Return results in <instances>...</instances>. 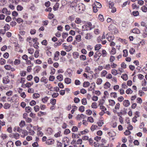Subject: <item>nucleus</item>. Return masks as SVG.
I'll list each match as a JSON object with an SVG mask.
<instances>
[{
	"label": "nucleus",
	"instance_id": "obj_1",
	"mask_svg": "<svg viewBox=\"0 0 147 147\" xmlns=\"http://www.w3.org/2000/svg\"><path fill=\"white\" fill-rule=\"evenodd\" d=\"M98 105L100 107L101 109L103 111H106L107 110L106 108L103 106V104L105 102V100L103 99H100L98 101Z\"/></svg>",
	"mask_w": 147,
	"mask_h": 147
},
{
	"label": "nucleus",
	"instance_id": "obj_2",
	"mask_svg": "<svg viewBox=\"0 0 147 147\" xmlns=\"http://www.w3.org/2000/svg\"><path fill=\"white\" fill-rule=\"evenodd\" d=\"M120 104L119 103L116 104L114 108L113 109V111L114 113H117V110H119L120 109Z\"/></svg>",
	"mask_w": 147,
	"mask_h": 147
},
{
	"label": "nucleus",
	"instance_id": "obj_3",
	"mask_svg": "<svg viewBox=\"0 0 147 147\" xmlns=\"http://www.w3.org/2000/svg\"><path fill=\"white\" fill-rule=\"evenodd\" d=\"M18 96L17 94L14 95L11 98L12 102H17L18 101Z\"/></svg>",
	"mask_w": 147,
	"mask_h": 147
},
{
	"label": "nucleus",
	"instance_id": "obj_4",
	"mask_svg": "<svg viewBox=\"0 0 147 147\" xmlns=\"http://www.w3.org/2000/svg\"><path fill=\"white\" fill-rule=\"evenodd\" d=\"M86 117V116L82 114H78L77 115L76 118L77 120H80L82 119H84Z\"/></svg>",
	"mask_w": 147,
	"mask_h": 147
},
{
	"label": "nucleus",
	"instance_id": "obj_5",
	"mask_svg": "<svg viewBox=\"0 0 147 147\" xmlns=\"http://www.w3.org/2000/svg\"><path fill=\"white\" fill-rule=\"evenodd\" d=\"M93 37V36L90 33H88L85 35V38L86 40H89Z\"/></svg>",
	"mask_w": 147,
	"mask_h": 147
},
{
	"label": "nucleus",
	"instance_id": "obj_6",
	"mask_svg": "<svg viewBox=\"0 0 147 147\" xmlns=\"http://www.w3.org/2000/svg\"><path fill=\"white\" fill-rule=\"evenodd\" d=\"M9 80L8 76L5 77L3 78V83L4 84H8L9 82Z\"/></svg>",
	"mask_w": 147,
	"mask_h": 147
},
{
	"label": "nucleus",
	"instance_id": "obj_7",
	"mask_svg": "<svg viewBox=\"0 0 147 147\" xmlns=\"http://www.w3.org/2000/svg\"><path fill=\"white\" fill-rule=\"evenodd\" d=\"M123 105L124 107H127L129 105L130 102L129 100H125L123 101Z\"/></svg>",
	"mask_w": 147,
	"mask_h": 147
},
{
	"label": "nucleus",
	"instance_id": "obj_8",
	"mask_svg": "<svg viewBox=\"0 0 147 147\" xmlns=\"http://www.w3.org/2000/svg\"><path fill=\"white\" fill-rule=\"evenodd\" d=\"M111 85L109 82H107L104 84V88L105 89H108L110 88Z\"/></svg>",
	"mask_w": 147,
	"mask_h": 147
},
{
	"label": "nucleus",
	"instance_id": "obj_9",
	"mask_svg": "<svg viewBox=\"0 0 147 147\" xmlns=\"http://www.w3.org/2000/svg\"><path fill=\"white\" fill-rule=\"evenodd\" d=\"M59 51H56L55 54L54 59L55 61H57L59 59L58 57L59 56Z\"/></svg>",
	"mask_w": 147,
	"mask_h": 147
},
{
	"label": "nucleus",
	"instance_id": "obj_10",
	"mask_svg": "<svg viewBox=\"0 0 147 147\" xmlns=\"http://www.w3.org/2000/svg\"><path fill=\"white\" fill-rule=\"evenodd\" d=\"M109 105L112 107L114 106L115 104V102L114 100L112 99H109L108 100Z\"/></svg>",
	"mask_w": 147,
	"mask_h": 147
},
{
	"label": "nucleus",
	"instance_id": "obj_11",
	"mask_svg": "<svg viewBox=\"0 0 147 147\" xmlns=\"http://www.w3.org/2000/svg\"><path fill=\"white\" fill-rule=\"evenodd\" d=\"M54 140L52 139H50L47 140L46 141V143L47 144L50 145L54 143Z\"/></svg>",
	"mask_w": 147,
	"mask_h": 147
},
{
	"label": "nucleus",
	"instance_id": "obj_12",
	"mask_svg": "<svg viewBox=\"0 0 147 147\" xmlns=\"http://www.w3.org/2000/svg\"><path fill=\"white\" fill-rule=\"evenodd\" d=\"M102 47V45L100 44H97L94 47V49L95 51H98Z\"/></svg>",
	"mask_w": 147,
	"mask_h": 147
},
{
	"label": "nucleus",
	"instance_id": "obj_13",
	"mask_svg": "<svg viewBox=\"0 0 147 147\" xmlns=\"http://www.w3.org/2000/svg\"><path fill=\"white\" fill-rule=\"evenodd\" d=\"M93 5H95V7H96L98 8H100L102 7L101 4L100 3L96 1L95 2L94 4H93Z\"/></svg>",
	"mask_w": 147,
	"mask_h": 147
},
{
	"label": "nucleus",
	"instance_id": "obj_14",
	"mask_svg": "<svg viewBox=\"0 0 147 147\" xmlns=\"http://www.w3.org/2000/svg\"><path fill=\"white\" fill-rule=\"evenodd\" d=\"M66 71L68 73L69 77H71L72 76L73 71L72 69H68Z\"/></svg>",
	"mask_w": 147,
	"mask_h": 147
},
{
	"label": "nucleus",
	"instance_id": "obj_15",
	"mask_svg": "<svg viewBox=\"0 0 147 147\" xmlns=\"http://www.w3.org/2000/svg\"><path fill=\"white\" fill-rule=\"evenodd\" d=\"M107 74V71L105 70H103L100 73V76L101 77H105Z\"/></svg>",
	"mask_w": 147,
	"mask_h": 147
},
{
	"label": "nucleus",
	"instance_id": "obj_16",
	"mask_svg": "<svg viewBox=\"0 0 147 147\" xmlns=\"http://www.w3.org/2000/svg\"><path fill=\"white\" fill-rule=\"evenodd\" d=\"M40 81L41 82H43L45 84H46L48 82V80L45 77H43L40 79Z\"/></svg>",
	"mask_w": 147,
	"mask_h": 147
},
{
	"label": "nucleus",
	"instance_id": "obj_17",
	"mask_svg": "<svg viewBox=\"0 0 147 147\" xmlns=\"http://www.w3.org/2000/svg\"><path fill=\"white\" fill-rule=\"evenodd\" d=\"M116 53V49L113 47H112V49L111 51H110V53L111 55H114Z\"/></svg>",
	"mask_w": 147,
	"mask_h": 147
},
{
	"label": "nucleus",
	"instance_id": "obj_18",
	"mask_svg": "<svg viewBox=\"0 0 147 147\" xmlns=\"http://www.w3.org/2000/svg\"><path fill=\"white\" fill-rule=\"evenodd\" d=\"M13 143L11 141H9L7 144V147H13Z\"/></svg>",
	"mask_w": 147,
	"mask_h": 147
},
{
	"label": "nucleus",
	"instance_id": "obj_19",
	"mask_svg": "<svg viewBox=\"0 0 147 147\" xmlns=\"http://www.w3.org/2000/svg\"><path fill=\"white\" fill-rule=\"evenodd\" d=\"M76 41L78 42H80L81 41V36L80 35H78L76 36Z\"/></svg>",
	"mask_w": 147,
	"mask_h": 147
},
{
	"label": "nucleus",
	"instance_id": "obj_20",
	"mask_svg": "<svg viewBox=\"0 0 147 147\" xmlns=\"http://www.w3.org/2000/svg\"><path fill=\"white\" fill-rule=\"evenodd\" d=\"M132 32L135 33L139 34L140 33V30L137 28H134L132 30Z\"/></svg>",
	"mask_w": 147,
	"mask_h": 147
},
{
	"label": "nucleus",
	"instance_id": "obj_21",
	"mask_svg": "<svg viewBox=\"0 0 147 147\" xmlns=\"http://www.w3.org/2000/svg\"><path fill=\"white\" fill-rule=\"evenodd\" d=\"M89 131L88 129H86L83 131H81L79 134V135H81L85 134H86L88 133Z\"/></svg>",
	"mask_w": 147,
	"mask_h": 147
},
{
	"label": "nucleus",
	"instance_id": "obj_22",
	"mask_svg": "<svg viewBox=\"0 0 147 147\" xmlns=\"http://www.w3.org/2000/svg\"><path fill=\"white\" fill-rule=\"evenodd\" d=\"M74 58L76 59L79 56V53L77 52H74L73 53Z\"/></svg>",
	"mask_w": 147,
	"mask_h": 147
},
{
	"label": "nucleus",
	"instance_id": "obj_23",
	"mask_svg": "<svg viewBox=\"0 0 147 147\" xmlns=\"http://www.w3.org/2000/svg\"><path fill=\"white\" fill-rule=\"evenodd\" d=\"M102 82V79L98 78L97 79L96 83L97 85H99L101 84Z\"/></svg>",
	"mask_w": 147,
	"mask_h": 147
},
{
	"label": "nucleus",
	"instance_id": "obj_24",
	"mask_svg": "<svg viewBox=\"0 0 147 147\" xmlns=\"http://www.w3.org/2000/svg\"><path fill=\"white\" fill-rule=\"evenodd\" d=\"M110 137H113L115 136V133L113 131L109 132L107 133Z\"/></svg>",
	"mask_w": 147,
	"mask_h": 147
},
{
	"label": "nucleus",
	"instance_id": "obj_25",
	"mask_svg": "<svg viewBox=\"0 0 147 147\" xmlns=\"http://www.w3.org/2000/svg\"><path fill=\"white\" fill-rule=\"evenodd\" d=\"M49 99V98L47 96H45L41 100L43 103H45Z\"/></svg>",
	"mask_w": 147,
	"mask_h": 147
},
{
	"label": "nucleus",
	"instance_id": "obj_26",
	"mask_svg": "<svg viewBox=\"0 0 147 147\" xmlns=\"http://www.w3.org/2000/svg\"><path fill=\"white\" fill-rule=\"evenodd\" d=\"M6 60L3 58L0 59V64L3 65L5 64L6 63Z\"/></svg>",
	"mask_w": 147,
	"mask_h": 147
},
{
	"label": "nucleus",
	"instance_id": "obj_27",
	"mask_svg": "<svg viewBox=\"0 0 147 147\" xmlns=\"http://www.w3.org/2000/svg\"><path fill=\"white\" fill-rule=\"evenodd\" d=\"M22 134L21 135V136L23 138L24 137L28 134L27 131L25 130H23L22 131Z\"/></svg>",
	"mask_w": 147,
	"mask_h": 147
},
{
	"label": "nucleus",
	"instance_id": "obj_28",
	"mask_svg": "<svg viewBox=\"0 0 147 147\" xmlns=\"http://www.w3.org/2000/svg\"><path fill=\"white\" fill-rule=\"evenodd\" d=\"M80 59L81 60L84 61L86 59V57L85 55H82L80 56Z\"/></svg>",
	"mask_w": 147,
	"mask_h": 147
},
{
	"label": "nucleus",
	"instance_id": "obj_29",
	"mask_svg": "<svg viewBox=\"0 0 147 147\" xmlns=\"http://www.w3.org/2000/svg\"><path fill=\"white\" fill-rule=\"evenodd\" d=\"M121 78L125 81H126L128 79L127 75L126 74H122L121 76Z\"/></svg>",
	"mask_w": 147,
	"mask_h": 147
},
{
	"label": "nucleus",
	"instance_id": "obj_30",
	"mask_svg": "<svg viewBox=\"0 0 147 147\" xmlns=\"http://www.w3.org/2000/svg\"><path fill=\"white\" fill-rule=\"evenodd\" d=\"M71 79L69 78H66L65 79V82L67 84H69L71 83Z\"/></svg>",
	"mask_w": 147,
	"mask_h": 147
},
{
	"label": "nucleus",
	"instance_id": "obj_31",
	"mask_svg": "<svg viewBox=\"0 0 147 147\" xmlns=\"http://www.w3.org/2000/svg\"><path fill=\"white\" fill-rule=\"evenodd\" d=\"M26 111L28 113H29L31 112L32 109L30 107H27L25 108Z\"/></svg>",
	"mask_w": 147,
	"mask_h": 147
},
{
	"label": "nucleus",
	"instance_id": "obj_32",
	"mask_svg": "<svg viewBox=\"0 0 147 147\" xmlns=\"http://www.w3.org/2000/svg\"><path fill=\"white\" fill-rule=\"evenodd\" d=\"M46 86L50 91L53 90V87L51 84H48L46 85Z\"/></svg>",
	"mask_w": 147,
	"mask_h": 147
},
{
	"label": "nucleus",
	"instance_id": "obj_33",
	"mask_svg": "<svg viewBox=\"0 0 147 147\" xmlns=\"http://www.w3.org/2000/svg\"><path fill=\"white\" fill-rule=\"evenodd\" d=\"M57 79L59 81H61L63 80V76L61 74L59 75L57 77Z\"/></svg>",
	"mask_w": 147,
	"mask_h": 147
},
{
	"label": "nucleus",
	"instance_id": "obj_34",
	"mask_svg": "<svg viewBox=\"0 0 147 147\" xmlns=\"http://www.w3.org/2000/svg\"><path fill=\"white\" fill-rule=\"evenodd\" d=\"M104 68L107 70H109L111 68V65H110L109 64H106L104 66Z\"/></svg>",
	"mask_w": 147,
	"mask_h": 147
},
{
	"label": "nucleus",
	"instance_id": "obj_35",
	"mask_svg": "<svg viewBox=\"0 0 147 147\" xmlns=\"http://www.w3.org/2000/svg\"><path fill=\"white\" fill-rule=\"evenodd\" d=\"M59 3H56L53 7V9L54 11L57 10L58 9L59 7Z\"/></svg>",
	"mask_w": 147,
	"mask_h": 147
},
{
	"label": "nucleus",
	"instance_id": "obj_36",
	"mask_svg": "<svg viewBox=\"0 0 147 147\" xmlns=\"http://www.w3.org/2000/svg\"><path fill=\"white\" fill-rule=\"evenodd\" d=\"M102 57H105L107 56V53L105 50L103 49L102 50Z\"/></svg>",
	"mask_w": 147,
	"mask_h": 147
},
{
	"label": "nucleus",
	"instance_id": "obj_37",
	"mask_svg": "<svg viewBox=\"0 0 147 147\" xmlns=\"http://www.w3.org/2000/svg\"><path fill=\"white\" fill-rule=\"evenodd\" d=\"M35 39L34 38H31V37H28L27 38V39H26V41H27V42H29L30 43H31L32 42V41L33 40V42H34V40H35Z\"/></svg>",
	"mask_w": 147,
	"mask_h": 147
},
{
	"label": "nucleus",
	"instance_id": "obj_38",
	"mask_svg": "<svg viewBox=\"0 0 147 147\" xmlns=\"http://www.w3.org/2000/svg\"><path fill=\"white\" fill-rule=\"evenodd\" d=\"M19 126L21 127H24L25 125V122L24 121H22L19 124Z\"/></svg>",
	"mask_w": 147,
	"mask_h": 147
},
{
	"label": "nucleus",
	"instance_id": "obj_39",
	"mask_svg": "<svg viewBox=\"0 0 147 147\" xmlns=\"http://www.w3.org/2000/svg\"><path fill=\"white\" fill-rule=\"evenodd\" d=\"M10 104L8 103H5L3 107L5 109H7L10 108Z\"/></svg>",
	"mask_w": 147,
	"mask_h": 147
},
{
	"label": "nucleus",
	"instance_id": "obj_40",
	"mask_svg": "<svg viewBox=\"0 0 147 147\" xmlns=\"http://www.w3.org/2000/svg\"><path fill=\"white\" fill-rule=\"evenodd\" d=\"M20 63V60L18 59H16L14 62V64L15 65H18Z\"/></svg>",
	"mask_w": 147,
	"mask_h": 147
},
{
	"label": "nucleus",
	"instance_id": "obj_41",
	"mask_svg": "<svg viewBox=\"0 0 147 147\" xmlns=\"http://www.w3.org/2000/svg\"><path fill=\"white\" fill-rule=\"evenodd\" d=\"M47 132V134H51L53 132V130L51 128H48L46 130Z\"/></svg>",
	"mask_w": 147,
	"mask_h": 147
},
{
	"label": "nucleus",
	"instance_id": "obj_42",
	"mask_svg": "<svg viewBox=\"0 0 147 147\" xmlns=\"http://www.w3.org/2000/svg\"><path fill=\"white\" fill-rule=\"evenodd\" d=\"M90 85V83L88 82H85L83 84V86L86 88L88 87Z\"/></svg>",
	"mask_w": 147,
	"mask_h": 147
},
{
	"label": "nucleus",
	"instance_id": "obj_43",
	"mask_svg": "<svg viewBox=\"0 0 147 147\" xmlns=\"http://www.w3.org/2000/svg\"><path fill=\"white\" fill-rule=\"evenodd\" d=\"M110 96L114 98H117V94L115 92H111L110 94Z\"/></svg>",
	"mask_w": 147,
	"mask_h": 147
},
{
	"label": "nucleus",
	"instance_id": "obj_44",
	"mask_svg": "<svg viewBox=\"0 0 147 147\" xmlns=\"http://www.w3.org/2000/svg\"><path fill=\"white\" fill-rule=\"evenodd\" d=\"M141 9L143 12L146 13L147 12V7L145 5H143L141 7Z\"/></svg>",
	"mask_w": 147,
	"mask_h": 147
},
{
	"label": "nucleus",
	"instance_id": "obj_45",
	"mask_svg": "<svg viewBox=\"0 0 147 147\" xmlns=\"http://www.w3.org/2000/svg\"><path fill=\"white\" fill-rule=\"evenodd\" d=\"M81 102L82 105H86L87 104V100L86 98H84L81 100Z\"/></svg>",
	"mask_w": 147,
	"mask_h": 147
},
{
	"label": "nucleus",
	"instance_id": "obj_46",
	"mask_svg": "<svg viewBox=\"0 0 147 147\" xmlns=\"http://www.w3.org/2000/svg\"><path fill=\"white\" fill-rule=\"evenodd\" d=\"M11 66L9 65H6L4 66V68L5 69L7 70H9L11 69Z\"/></svg>",
	"mask_w": 147,
	"mask_h": 147
},
{
	"label": "nucleus",
	"instance_id": "obj_47",
	"mask_svg": "<svg viewBox=\"0 0 147 147\" xmlns=\"http://www.w3.org/2000/svg\"><path fill=\"white\" fill-rule=\"evenodd\" d=\"M111 73L114 76H116L118 74L117 71L114 69L111 70Z\"/></svg>",
	"mask_w": 147,
	"mask_h": 147
},
{
	"label": "nucleus",
	"instance_id": "obj_48",
	"mask_svg": "<svg viewBox=\"0 0 147 147\" xmlns=\"http://www.w3.org/2000/svg\"><path fill=\"white\" fill-rule=\"evenodd\" d=\"M34 110L35 112H37L39 111L40 107L38 105H36L34 107Z\"/></svg>",
	"mask_w": 147,
	"mask_h": 147
},
{
	"label": "nucleus",
	"instance_id": "obj_49",
	"mask_svg": "<svg viewBox=\"0 0 147 147\" xmlns=\"http://www.w3.org/2000/svg\"><path fill=\"white\" fill-rule=\"evenodd\" d=\"M130 3V1L129 0H127V1L124 2L123 4L122 5V7H125L127 4L129 5Z\"/></svg>",
	"mask_w": 147,
	"mask_h": 147
},
{
	"label": "nucleus",
	"instance_id": "obj_50",
	"mask_svg": "<svg viewBox=\"0 0 147 147\" xmlns=\"http://www.w3.org/2000/svg\"><path fill=\"white\" fill-rule=\"evenodd\" d=\"M125 92L127 94H131L132 93L133 91L130 88H128L126 90Z\"/></svg>",
	"mask_w": 147,
	"mask_h": 147
},
{
	"label": "nucleus",
	"instance_id": "obj_51",
	"mask_svg": "<svg viewBox=\"0 0 147 147\" xmlns=\"http://www.w3.org/2000/svg\"><path fill=\"white\" fill-rule=\"evenodd\" d=\"M84 107L83 106H80L79 109V111L81 112H83L84 111Z\"/></svg>",
	"mask_w": 147,
	"mask_h": 147
},
{
	"label": "nucleus",
	"instance_id": "obj_52",
	"mask_svg": "<svg viewBox=\"0 0 147 147\" xmlns=\"http://www.w3.org/2000/svg\"><path fill=\"white\" fill-rule=\"evenodd\" d=\"M119 40L124 44H126L127 43V41L125 39H123L120 38L119 39Z\"/></svg>",
	"mask_w": 147,
	"mask_h": 147
},
{
	"label": "nucleus",
	"instance_id": "obj_53",
	"mask_svg": "<svg viewBox=\"0 0 147 147\" xmlns=\"http://www.w3.org/2000/svg\"><path fill=\"white\" fill-rule=\"evenodd\" d=\"M78 130V127L76 126H73L71 129L72 131L74 132H77Z\"/></svg>",
	"mask_w": 147,
	"mask_h": 147
},
{
	"label": "nucleus",
	"instance_id": "obj_54",
	"mask_svg": "<svg viewBox=\"0 0 147 147\" xmlns=\"http://www.w3.org/2000/svg\"><path fill=\"white\" fill-rule=\"evenodd\" d=\"M98 19L101 22H103L104 20L103 16L102 15H99L98 16Z\"/></svg>",
	"mask_w": 147,
	"mask_h": 147
},
{
	"label": "nucleus",
	"instance_id": "obj_55",
	"mask_svg": "<svg viewBox=\"0 0 147 147\" xmlns=\"http://www.w3.org/2000/svg\"><path fill=\"white\" fill-rule=\"evenodd\" d=\"M33 84V82H31V83L28 82V83H26L25 84V86L26 87H28V88H29Z\"/></svg>",
	"mask_w": 147,
	"mask_h": 147
},
{
	"label": "nucleus",
	"instance_id": "obj_56",
	"mask_svg": "<svg viewBox=\"0 0 147 147\" xmlns=\"http://www.w3.org/2000/svg\"><path fill=\"white\" fill-rule=\"evenodd\" d=\"M89 28L86 24L83 25L82 27V29L83 30H88Z\"/></svg>",
	"mask_w": 147,
	"mask_h": 147
},
{
	"label": "nucleus",
	"instance_id": "obj_57",
	"mask_svg": "<svg viewBox=\"0 0 147 147\" xmlns=\"http://www.w3.org/2000/svg\"><path fill=\"white\" fill-rule=\"evenodd\" d=\"M56 100L55 99H52L51 100L50 103L52 105H54L56 104Z\"/></svg>",
	"mask_w": 147,
	"mask_h": 147
},
{
	"label": "nucleus",
	"instance_id": "obj_58",
	"mask_svg": "<svg viewBox=\"0 0 147 147\" xmlns=\"http://www.w3.org/2000/svg\"><path fill=\"white\" fill-rule=\"evenodd\" d=\"M40 108L41 110H44L46 109L47 107L45 105L41 104L40 106Z\"/></svg>",
	"mask_w": 147,
	"mask_h": 147
},
{
	"label": "nucleus",
	"instance_id": "obj_59",
	"mask_svg": "<svg viewBox=\"0 0 147 147\" xmlns=\"http://www.w3.org/2000/svg\"><path fill=\"white\" fill-rule=\"evenodd\" d=\"M136 102L140 104H141L142 102V100L140 98H138L136 99Z\"/></svg>",
	"mask_w": 147,
	"mask_h": 147
},
{
	"label": "nucleus",
	"instance_id": "obj_60",
	"mask_svg": "<svg viewBox=\"0 0 147 147\" xmlns=\"http://www.w3.org/2000/svg\"><path fill=\"white\" fill-rule=\"evenodd\" d=\"M115 59V57L114 56L111 55L110 56L109 61L110 62H112L114 61Z\"/></svg>",
	"mask_w": 147,
	"mask_h": 147
},
{
	"label": "nucleus",
	"instance_id": "obj_61",
	"mask_svg": "<svg viewBox=\"0 0 147 147\" xmlns=\"http://www.w3.org/2000/svg\"><path fill=\"white\" fill-rule=\"evenodd\" d=\"M28 53L30 54H32L34 52V50L32 48H29L28 49Z\"/></svg>",
	"mask_w": 147,
	"mask_h": 147
},
{
	"label": "nucleus",
	"instance_id": "obj_62",
	"mask_svg": "<svg viewBox=\"0 0 147 147\" xmlns=\"http://www.w3.org/2000/svg\"><path fill=\"white\" fill-rule=\"evenodd\" d=\"M92 107L93 108H96L97 107V104L96 102H93L91 105Z\"/></svg>",
	"mask_w": 147,
	"mask_h": 147
},
{
	"label": "nucleus",
	"instance_id": "obj_63",
	"mask_svg": "<svg viewBox=\"0 0 147 147\" xmlns=\"http://www.w3.org/2000/svg\"><path fill=\"white\" fill-rule=\"evenodd\" d=\"M68 34L67 33H63L62 34V36L63 38H65L68 36Z\"/></svg>",
	"mask_w": 147,
	"mask_h": 147
},
{
	"label": "nucleus",
	"instance_id": "obj_64",
	"mask_svg": "<svg viewBox=\"0 0 147 147\" xmlns=\"http://www.w3.org/2000/svg\"><path fill=\"white\" fill-rule=\"evenodd\" d=\"M87 121L90 123H93L94 122V119L92 117H88Z\"/></svg>",
	"mask_w": 147,
	"mask_h": 147
}]
</instances>
